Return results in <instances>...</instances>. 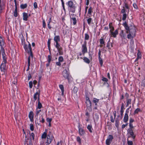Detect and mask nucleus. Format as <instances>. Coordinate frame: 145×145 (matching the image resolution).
Segmentation results:
<instances>
[{"label":"nucleus","mask_w":145,"mask_h":145,"mask_svg":"<svg viewBox=\"0 0 145 145\" xmlns=\"http://www.w3.org/2000/svg\"><path fill=\"white\" fill-rule=\"evenodd\" d=\"M123 25L126 30V33H130L133 37H135L136 30L135 27L131 26L129 27L126 22H125L123 24Z\"/></svg>","instance_id":"1"},{"label":"nucleus","mask_w":145,"mask_h":145,"mask_svg":"<svg viewBox=\"0 0 145 145\" xmlns=\"http://www.w3.org/2000/svg\"><path fill=\"white\" fill-rule=\"evenodd\" d=\"M3 58V62L1 64V69L2 71L4 72L5 71V68L6 67V63L7 58L6 57V54L5 53L2 52V54H1Z\"/></svg>","instance_id":"2"},{"label":"nucleus","mask_w":145,"mask_h":145,"mask_svg":"<svg viewBox=\"0 0 145 145\" xmlns=\"http://www.w3.org/2000/svg\"><path fill=\"white\" fill-rule=\"evenodd\" d=\"M24 47L25 51L29 54V55H30L31 57L33 58V54L31 51V44L29 43L28 45L24 44Z\"/></svg>","instance_id":"3"},{"label":"nucleus","mask_w":145,"mask_h":145,"mask_svg":"<svg viewBox=\"0 0 145 145\" xmlns=\"http://www.w3.org/2000/svg\"><path fill=\"white\" fill-rule=\"evenodd\" d=\"M68 4L70 8V10L73 13L75 11V7L73 2L69 1L68 2Z\"/></svg>","instance_id":"4"},{"label":"nucleus","mask_w":145,"mask_h":145,"mask_svg":"<svg viewBox=\"0 0 145 145\" xmlns=\"http://www.w3.org/2000/svg\"><path fill=\"white\" fill-rule=\"evenodd\" d=\"M56 47L58 50V52L60 55H62L63 54V52L62 51V48L60 47V45L58 44V42L56 43Z\"/></svg>","instance_id":"5"},{"label":"nucleus","mask_w":145,"mask_h":145,"mask_svg":"<svg viewBox=\"0 0 145 145\" xmlns=\"http://www.w3.org/2000/svg\"><path fill=\"white\" fill-rule=\"evenodd\" d=\"M62 75L65 78H67L68 80L69 79V75L67 71L66 70H64L62 72Z\"/></svg>","instance_id":"6"},{"label":"nucleus","mask_w":145,"mask_h":145,"mask_svg":"<svg viewBox=\"0 0 145 145\" xmlns=\"http://www.w3.org/2000/svg\"><path fill=\"white\" fill-rule=\"evenodd\" d=\"M113 138V136L111 135H109L108 138L106 140V144L107 145H109L111 143Z\"/></svg>","instance_id":"7"},{"label":"nucleus","mask_w":145,"mask_h":145,"mask_svg":"<svg viewBox=\"0 0 145 145\" xmlns=\"http://www.w3.org/2000/svg\"><path fill=\"white\" fill-rule=\"evenodd\" d=\"M78 132L79 135L81 136H83L85 133L84 130L82 128L79 127Z\"/></svg>","instance_id":"8"},{"label":"nucleus","mask_w":145,"mask_h":145,"mask_svg":"<svg viewBox=\"0 0 145 145\" xmlns=\"http://www.w3.org/2000/svg\"><path fill=\"white\" fill-rule=\"evenodd\" d=\"M40 90L39 91V92H36L34 95L33 98L35 99V100H36L37 98H38V100H39V97H40Z\"/></svg>","instance_id":"9"},{"label":"nucleus","mask_w":145,"mask_h":145,"mask_svg":"<svg viewBox=\"0 0 145 145\" xmlns=\"http://www.w3.org/2000/svg\"><path fill=\"white\" fill-rule=\"evenodd\" d=\"M82 52L84 54L87 51V48L86 47V42H85L84 44L82 45Z\"/></svg>","instance_id":"10"},{"label":"nucleus","mask_w":145,"mask_h":145,"mask_svg":"<svg viewBox=\"0 0 145 145\" xmlns=\"http://www.w3.org/2000/svg\"><path fill=\"white\" fill-rule=\"evenodd\" d=\"M53 136L50 137L49 135L47 136V140L46 143L48 144H50L51 142L53 140Z\"/></svg>","instance_id":"11"},{"label":"nucleus","mask_w":145,"mask_h":145,"mask_svg":"<svg viewBox=\"0 0 145 145\" xmlns=\"http://www.w3.org/2000/svg\"><path fill=\"white\" fill-rule=\"evenodd\" d=\"M128 133H129L133 139H134L135 137V135L134 134L132 130L131 129H128Z\"/></svg>","instance_id":"12"},{"label":"nucleus","mask_w":145,"mask_h":145,"mask_svg":"<svg viewBox=\"0 0 145 145\" xmlns=\"http://www.w3.org/2000/svg\"><path fill=\"white\" fill-rule=\"evenodd\" d=\"M101 51L100 50H99V51L98 54H99V61L100 63V64L101 65V66H102L103 63V60L102 59V58L101 57Z\"/></svg>","instance_id":"13"},{"label":"nucleus","mask_w":145,"mask_h":145,"mask_svg":"<svg viewBox=\"0 0 145 145\" xmlns=\"http://www.w3.org/2000/svg\"><path fill=\"white\" fill-rule=\"evenodd\" d=\"M23 14V20L25 21H27V18H28L27 14L25 12H24Z\"/></svg>","instance_id":"14"},{"label":"nucleus","mask_w":145,"mask_h":145,"mask_svg":"<svg viewBox=\"0 0 145 145\" xmlns=\"http://www.w3.org/2000/svg\"><path fill=\"white\" fill-rule=\"evenodd\" d=\"M86 106L88 108H90L91 106V103L90 101H86Z\"/></svg>","instance_id":"15"},{"label":"nucleus","mask_w":145,"mask_h":145,"mask_svg":"<svg viewBox=\"0 0 145 145\" xmlns=\"http://www.w3.org/2000/svg\"><path fill=\"white\" fill-rule=\"evenodd\" d=\"M29 116V118L30 119L31 121H32L33 120V112L31 111L30 112Z\"/></svg>","instance_id":"16"},{"label":"nucleus","mask_w":145,"mask_h":145,"mask_svg":"<svg viewBox=\"0 0 145 145\" xmlns=\"http://www.w3.org/2000/svg\"><path fill=\"white\" fill-rule=\"evenodd\" d=\"M11 82L14 84H16L17 83V79L16 77L12 78L11 80Z\"/></svg>","instance_id":"17"},{"label":"nucleus","mask_w":145,"mask_h":145,"mask_svg":"<svg viewBox=\"0 0 145 145\" xmlns=\"http://www.w3.org/2000/svg\"><path fill=\"white\" fill-rule=\"evenodd\" d=\"M114 37H116V35L118 34V31L117 30H116L114 32L111 31L110 33Z\"/></svg>","instance_id":"18"},{"label":"nucleus","mask_w":145,"mask_h":145,"mask_svg":"<svg viewBox=\"0 0 145 145\" xmlns=\"http://www.w3.org/2000/svg\"><path fill=\"white\" fill-rule=\"evenodd\" d=\"M128 114H127V113H125V115L124 117V119H123L124 121L125 122H127V121L128 120Z\"/></svg>","instance_id":"19"},{"label":"nucleus","mask_w":145,"mask_h":145,"mask_svg":"<svg viewBox=\"0 0 145 145\" xmlns=\"http://www.w3.org/2000/svg\"><path fill=\"white\" fill-rule=\"evenodd\" d=\"M54 40L56 43L58 42V41H59L60 40L59 36H55L54 38Z\"/></svg>","instance_id":"20"},{"label":"nucleus","mask_w":145,"mask_h":145,"mask_svg":"<svg viewBox=\"0 0 145 145\" xmlns=\"http://www.w3.org/2000/svg\"><path fill=\"white\" fill-rule=\"evenodd\" d=\"M47 130H45L46 132H44L43 133L42 135L41 138H45L47 136Z\"/></svg>","instance_id":"21"},{"label":"nucleus","mask_w":145,"mask_h":145,"mask_svg":"<svg viewBox=\"0 0 145 145\" xmlns=\"http://www.w3.org/2000/svg\"><path fill=\"white\" fill-rule=\"evenodd\" d=\"M14 16L15 17H16L18 16L17 8L16 7H15V9L14 12Z\"/></svg>","instance_id":"22"},{"label":"nucleus","mask_w":145,"mask_h":145,"mask_svg":"<svg viewBox=\"0 0 145 145\" xmlns=\"http://www.w3.org/2000/svg\"><path fill=\"white\" fill-rule=\"evenodd\" d=\"M112 23H110L109 24V27H110V33L111 32V31H113V30H114V27L112 26Z\"/></svg>","instance_id":"23"},{"label":"nucleus","mask_w":145,"mask_h":145,"mask_svg":"<svg viewBox=\"0 0 145 145\" xmlns=\"http://www.w3.org/2000/svg\"><path fill=\"white\" fill-rule=\"evenodd\" d=\"M87 129L90 133H92V127L91 125H88L87 126Z\"/></svg>","instance_id":"24"},{"label":"nucleus","mask_w":145,"mask_h":145,"mask_svg":"<svg viewBox=\"0 0 145 145\" xmlns=\"http://www.w3.org/2000/svg\"><path fill=\"white\" fill-rule=\"evenodd\" d=\"M27 5L26 4H22L20 5V7L22 9H24L27 7Z\"/></svg>","instance_id":"25"},{"label":"nucleus","mask_w":145,"mask_h":145,"mask_svg":"<svg viewBox=\"0 0 145 145\" xmlns=\"http://www.w3.org/2000/svg\"><path fill=\"white\" fill-rule=\"evenodd\" d=\"M99 100L95 98H93V102L96 105H97V103L99 101Z\"/></svg>","instance_id":"26"},{"label":"nucleus","mask_w":145,"mask_h":145,"mask_svg":"<svg viewBox=\"0 0 145 145\" xmlns=\"http://www.w3.org/2000/svg\"><path fill=\"white\" fill-rule=\"evenodd\" d=\"M38 107L37 108L39 109H40L41 108L42 106V105L41 103L39 101V100H38Z\"/></svg>","instance_id":"27"},{"label":"nucleus","mask_w":145,"mask_h":145,"mask_svg":"<svg viewBox=\"0 0 145 145\" xmlns=\"http://www.w3.org/2000/svg\"><path fill=\"white\" fill-rule=\"evenodd\" d=\"M141 57V55L140 53L138 52L137 54V57L136 59L135 60V61H137L138 59L139 58H140Z\"/></svg>","instance_id":"28"},{"label":"nucleus","mask_w":145,"mask_h":145,"mask_svg":"<svg viewBox=\"0 0 145 145\" xmlns=\"http://www.w3.org/2000/svg\"><path fill=\"white\" fill-rule=\"evenodd\" d=\"M83 59L84 60L85 62H86L87 63H89L90 62L89 59L86 57H84Z\"/></svg>","instance_id":"29"},{"label":"nucleus","mask_w":145,"mask_h":145,"mask_svg":"<svg viewBox=\"0 0 145 145\" xmlns=\"http://www.w3.org/2000/svg\"><path fill=\"white\" fill-rule=\"evenodd\" d=\"M50 39H49L48 40V49L49 50L50 52Z\"/></svg>","instance_id":"30"},{"label":"nucleus","mask_w":145,"mask_h":145,"mask_svg":"<svg viewBox=\"0 0 145 145\" xmlns=\"http://www.w3.org/2000/svg\"><path fill=\"white\" fill-rule=\"evenodd\" d=\"M92 10H93V8L91 7H89V8L88 9V13L89 14H91V13L92 12Z\"/></svg>","instance_id":"31"},{"label":"nucleus","mask_w":145,"mask_h":145,"mask_svg":"<svg viewBox=\"0 0 145 145\" xmlns=\"http://www.w3.org/2000/svg\"><path fill=\"white\" fill-rule=\"evenodd\" d=\"M29 56L28 58V65H29V66H30V58L31 57L30 56V55Z\"/></svg>","instance_id":"32"},{"label":"nucleus","mask_w":145,"mask_h":145,"mask_svg":"<svg viewBox=\"0 0 145 145\" xmlns=\"http://www.w3.org/2000/svg\"><path fill=\"white\" fill-rule=\"evenodd\" d=\"M100 42L101 44L105 45V42L103 39H100Z\"/></svg>","instance_id":"33"},{"label":"nucleus","mask_w":145,"mask_h":145,"mask_svg":"<svg viewBox=\"0 0 145 145\" xmlns=\"http://www.w3.org/2000/svg\"><path fill=\"white\" fill-rule=\"evenodd\" d=\"M127 17V14H126L124 13L123 15V17L122 19L123 20H125Z\"/></svg>","instance_id":"34"},{"label":"nucleus","mask_w":145,"mask_h":145,"mask_svg":"<svg viewBox=\"0 0 145 145\" xmlns=\"http://www.w3.org/2000/svg\"><path fill=\"white\" fill-rule=\"evenodd\" d=\"M77 141L80 144L81 143V140L80 137L79 136L77 137Z\"/></svg>","instance_id":"35"},{"label":"nucleus","mask_w":145,"mask_h":145,"mask_svg":"<svg viewBox=\"0 0 145 145\" xmlns=\"http://www.w3.org/2000/svg\"><path fill=\"white\" fill-rule=\"evenodd\" d=\"M72 19L73 21V24L74 25H75L76 23V18H72Z\"/></svg>","instance_id":"36"},{"label":"nucleus","mask_w":145,"mask_h":145,"mask_svg":"<svg viewBox=\"0 0 145 145\" xmlns=\"http://www.w3.org/2000/svg\"><path fill=\"white\" fill-rule=\"evenodd\" d=\"M59 61L60 62H62L63 60V58L62 56H60L59 58Z\"/></svg>","instance_id":"37"},{"label":"nucleus","mask_w":145,"mask_h":145,"mask_svg":"<svg viewBox=\"0 0 145 145\" xmlns=\"http://www.w3.org/2000/svg\"><path fill=\"white\" fill-rule=\"evenodd\" d=\"M131 99H129L127 100V104L126 105L127 106H128L131 103Z\"/></svg>","instance_id":"38"},{"label":"nucleus","mask_w":145,"mask_h":145,"mask_svg":"<svg viewBox=\"0 0 145 145\" xmlns=\"http://www.w3.org/2000/svg\"><path fill=\"white\" fill-rule=\"evenodd\" d=\"M30 129L32 131H33L34 130V127L33 124H31L30 125Z\"/></svg>","instance_id":"39"},{"label":"nucleus","mask_w":145,"mask_h":145,"mask_svg":"<svg viewBox=\"0 0 145 145\" xmlns=\"http://www.w3.org/2000/svg\"><path fill=\"white\" fill-rule=\"evenodd\" d=\"M29 88L30 89H31L33 86V82L32 81H30L29 82Z\"/></svg>","instance_id":"40"},{"label":"nucleus","mask_w":145,"mask_h":145,"mask_svg":"<svg viewBox=\"0 0 145 145\" xmlns=\"http://www.w3.org/2000/svg\"><path fill=\"white\" fill-rule=\"evenodd\" d=\"M140 109L138 108L135 110L134 113L135 114H137L138 112H140Z\"/></svg>","instance_id":"41"},{"label":"nucleus","mask_w":145,"mask_h":145,"mask_svg":"<svg viewBox=\"0 0 145 145\" xmlns=\"http://www.w3.org/2000/svg\"><path fill=\"white\" fill-rule=\"evenodd\" d=\"M59 87L60 89H61V91H64V88L63 86L62 85H60L59 86Z\"/></svg>","instance_id":"42"},{"label":"nucleus","mask_w":145,"mask_h":145,"mask_svg":"<svg viewBox=\"0 0 145 145\" xmlns=\"http://www.w3.org/2000/svg\"><path fill=\"white\" fill-rule=\"evenodd\" d=\"M127 143L128 145H133V142L132 141H131L127 140Z\"/></svg>","instance_id":"43"},{"label":"nucleus","mask_w":145,"mask_h":145,"mask_svg":"<svg viewBox=\"0 0 145 145\" xmlns=\"http://www.w3.org/2000/svg\"><path fill=\"white\" fill-rule=\"evenodd\" d=\"M127 36V38L129 39H131V37L133 38L134 37H133L132 36V35L130 33H129V34Z\"/></svg>","instance_id":"44"},{"label":"nucleus","mask_w":145,"mask_h":145,"mask_svg":"<svg viewBox=\"0 0 145 145\" xmlns=\"http://www.w3.org/2000/svg\"><path fill=\"white\" fill-rule=\"evenodd\" d=\"M40 112L38 111L37 110L36 112V115L35 116V117H37V119H38V117L39 116V113Z\"/></svg>","instance_id":"45"},{"label":"nucleus","mask_w":145,"mask_h":145,"mask_svg":"<svg viewBox=\"0 0 145 145\" xmlns=\"http://www.w3.org/2000/svg\"><path fill=\"white\" fill-rule=\"evenodd\" d=\"M89 36L87 34H85V39L86 40H88L89 39Z\"/></svg>","instance_id":"46"},{"label":"nucleus","mask_w":145,"mask_h":145,"mask_svg":"<svg viewBox=\"0 0 145 145\" xmlns=\"http://www.w3.org/2000/svg\"><path fill=\"white\" fill-rule=\"evenodd\" d=\"M48 62L49 63H50L51 61L52 57L50 55H49L48 56Z\"/></svg>","instance_id":"47"},{"label":"nucleus","mask_w":145,"mask_h":145,"mask_svg":"<svg viewBox=\"0 0 145 145\" xmlns=\"http://www.w3.org/2000/svg\"><path fill=\"white\" fill-rule=\"evenodd\" d=\"M30 137H32V139L33 140H34V137L35 135L33 133H31L30 135Z\"/></svg>","instance_id":"48"},{"label":"nucleus","mask_w":145,"mask_h":145,"mask_svg":"<svg viewBox=\"0 0 145 145\" xmlns=\"http://www.w3.org/2000/svg\"><path fill=\"white\" fill-rule=\"evenodd\" d=\"M52 120V118H47L46 119V121L47 122L49 123H51Z\"/></svg>","instance_id":"49"},{"label":"nucleus","mask_w":145,"mask_h":145,"mask_svg":"<svg viewBox=\"0 0 145 145\" xmlns=\"http://www.w3.org/2000/svg\"><path fill=\"white\" fill-rule=\"evenodd\" d=\"M78 91V89L76 87H74L73 89V91L75 93H76Z\"/></svg>","instance_id":"50"},{"label":"nucleus","mask_w":145,"mask_h":145,"mask_svg":"<svg viewBox=\"0 0 145 145\" xmlns=\"http://www.w3.org/2000/svg\"><path fill=\"white\" fill-rule=\"evenodd\" d=\"M116 127H117L118 125V123H119V120H116Z\"/></svg>","instance_id":"51"},{"label":"nucleus","mask_w":145,"mask_h":145,"mask_svg":"<svg viewBox=\"0 0 145 145\" xmlns=\"http://www.w3.org/2000/svg\"><path fill=\"white\" fill-rule=\"evenodd\" d=\"M91 18H90L88 19L87 20L88 23V24H90L91 23Z\"/></svg>","instance_id":"52"},{"label":"nucleus","mask_w":145,"mask_h":145,"mask_svg":"<svg viewBox=\"0 0 145 145\" xmlns=\"http://www.w3.org/2000/svg\"><path fill=\"white\" fill-rule=\"evenodd\" d=\"M34 6L35 8H37V5L36 2H35L34 3Z\"/></svg>","instance_id":"53"},{"label":"nucleus","mask_w":145,"mask_h":145,"mask_svg":"<svg viewBox=\"0 0 145 145\" xmlns=\"http://www.w3.org/2000/svg\"><path fill=\"white\" fill-rule=\"evenodd\" d=\"M111 118V121L112 122H114V119L115 118H113V116H111L110 117Z\"/></svg>","instance_id":"54"},{"label":"nucleus","mask_w":145,"mask_h":145,"mask_svg":"<svg viewBox=\"0 0 145 145\" xmlns=\"http://www.w3.org/2000/svg\"><path fill=\"white\" fill-rule=\"evenodd\" d=\"M28 80H29L31 78V76L30 73H29L28 75Z\"/></svg>","instance_id":"55"},{"label":"nucleus","mask_w":145,"mask_h":145,"mask_svg":"<svg viewBox=\"0 0 145 145\" xmlns=\"http://www.w3.org/2000/svg\"><path fill=\"white\" fill-rule=\"evenodd\" d=\"M123 9H122L121 10V12L122 13H124L125 12V10L124 9V7H123Z\"/></svg>","instance_id":"56"},{"label":"nucleus","mask_w":145,"mask_h":145,"mask_svg":"<svg viewBox=\"0 0 145 145\" xmlns=\"http://www.w3.org/2000/svg\"><path fill=\"white\" fill-rule=\"evenodd\" d=\"M133 6L135 8V9L137 8H138L136 4H135V3L133 4Z\"/></svg>","instance_id":"57"},{"label":"nucleus","mask_w":145,"mask_h":145,"mask_svg":"<svg viewBox=\"0 0 145 145\" xmlns=\"http://www.w3.org/2000/svg\"><path fill=\"white\" fill-rule=\"evenodd\" d=\"M102 80L104 81L107 82L108 80L107 78H103L102 79Z\"/></svg>","instance_id":"58"},{"label":"nucleus","mask_w":145,"mask_h":145,"mask_svg":"<svg viewBox=\"0 0 145 145\" xmlns=\"http://www.w3.org/2000/svg\"><path fill=\"white\" fill-rule=\"evenodd\" d=\"M56 64L58 66H60L61 65L60 62L59 61V62H56Z\"/></svg>","instance_id":"59"},{"label":"nucleus","mask_w":145,"mask_h":145,"mask_svg":"<svg viewBox=\"0 0 145 145\" xmlns=\"http://www.w3.org/2000/svg\"><path fill=\"white\" fill-rule=\"evenodd\" d=\"M46 26L44 20L43 21V26L44 28Z\"/></svg>","instance_id":"60"},{"label":"nucleus","mask_w":145,"mask_h":145,"mask_svg":"<svg viewBox=\"0 0 145 145\" xmlns=\"http://www.w3.org/2000/svg\"><path fill=\"white\" fill-rule=\"evenodd\" d=\"M41 116L42 117V120L41 121H40V122H42V123H44V122L45 120L43 118V116L42 115H41Z\"/></svg>","instance_id":"61"},{"label":"nucleus","mask_w":145,"mask_h":145,"mask_svg":"<svg viewBox=\"0 0 145 145\" xmlns=\"http://www.w3.org/2000/svg\"><path fill=\"white\" fill-rule=\"evenodd\" d=\"M124 108V104L122 103L121 105V110H123Z\"/></svg>","instance_id":"62"},{"label":"nucleus","mask_w":145,"mask_h":145,"mask_svg":"<svg viewBox=\"0 0 145 145\" xmlns=\"http://www.w3.org/2000/svg\"><path fill=\"white\" fill-rule=\"evenodd\" d=\"M134 121V120L133 119L130 118V123H132L133 121Z\"/></svg>","instance_id":"63"},{"label":"nucleus","mask_w":145,"mask_h":145,"mask_svg":"<svg viewBox=\"0 0 145 145\" xmlns=\"http://www.w3.org/2000/svg\"><path fill=\"white\" fill-rule=\"evenodd\" d=\"M123 112H124L123 110H121L120 112H121V116H123Z\"/></svg>","instance_id":"64"}]
</instances>
